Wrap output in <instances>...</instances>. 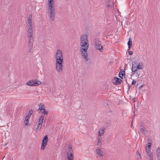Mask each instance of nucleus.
<instances>
[{"mask_svg":"<svg viewBox=\"0 0 160 160\" xmlns=\"http://www.w3.org/2000/svg\"><path fill=\"white\" fill-rule=\"evenodd\" d=\"M63 61H56V67L57 71L61 72L62 71V65Z\"/></svg>","mask_w":160,"mask_h":160,"instance_id":"obj_5","label":"nucleus"},{"mask_svg":"<svg viewBox=\"0 0 160 160\" xmlns=\"http://www.w3.org/2000/svg\"><path fill=\"white\" fill-rule=\"evenodd\" d=\"M138 63L136 61H134L132 62V71H136L138 70Z\"/></svg>","mask_w":160,"mask_h":160,"instance_id":"obj_10","label":"nucleus"},{"mask_svg":"<svg viewBox=\"0 0 160 160\" xmlns=\"http://www.w3.org/2000/svg\"><path fill=\"white\" fill-rule=\"evenodd\" d=\"M133 53V52L132 51H131V55H132Z\"/></svg>","mask_w":160,"mask_h":160,"instance_id":"obj_40","label":"nucleus"},{"mask_svg":"<svg viewBox=\"0 0 160 160\" xmlns=\"http://www.w3.org/2000/svg\"><path fill=\"white\" fill-rule=\"evenodd\" d=\"M146 150L147 152L148 155H150V154H152V153L151 151V149H148V148H146Z\"/></svg>","mask_w":160,"mask_h":160,"instance_id":"obj_25","label":"nucleus"},{"mask_svg":"<svg viewBox=\"0 0 160 160\" xmlns=\"http://www.w3.org/2000/svg\"><path fill=\"white\" fill-rule=\"evenodd\" d=\"M44 116H41L39 118V120L38 122V128H40L42 126V123L43 119H44Z\"/></svg>","mask_w":160,"mask_h":160,"instance_id":"obj_14","label":"nucleus"},{"mask_svg":"<svg viewBox=\"0 0 160 160\" xmlns=\"http://www.w3.org/2000/svg\"><path fill=\"white\" fill-rule=\"evenodd\" d=\"M27 35L28 37H31L33 36V26H27Z\"/></svg>","mask_w":160,"mask_h":160,"instance_id":"obj_7","label":"nucleus"},{"mask_svg":"<svg viewBox=\"0 0 160 160\" xmlns=\"http://www.w3.org/2000/svg\"><path fill=\"white\" fill-rule=\"evenodd\" d=\"M128 88H129V85H128Z\"/></svg>","mask_w":160,"mask_h":160,"instance_id":"obj_45","label":"nucleus"},{"mask_svg":"<svg viewBox=\"0 0 160 160\" xmlns=\"http://www.w3.org/2000/svg\"><path fill=\"white\" fill-rule=\"evenodd\" d=\"M157 155L158 159L160 158V148H158L157 150Z\"/></svg>","mask_w":160,"mask_h":160,"instance_id":"obj_22","label":"nucleus"},{"mask_svg":"<svg viewBox=\"0 0 160 160\" xmlns=\"http://www.w3.org/2000/svg\"><path fill=\"white\" fill-rule=\"evenodd\" d=\"M133 101L134 102H136V98H134L132 99Z\"/></svg>","mask_w":160,"mask_h":160,"instance_id":"obj_38","label":"nucleus"},{"mask_svg":"<svg viewBox=\"0 0 160 160\" xmlns=\"http://www.w3.org/2000/svg\"><path fill=\"white\" fill-rule=\"evenodd\" d=\"M29 118H30V117H28V116H26L25 118V120H28Z\"/></svg>","mask_w":160,"mask_h":160,"instance_id":"obj_35","label":"nucleus"},{"mask_svg":"<svg viewBox=\"0 0 160 160\" xmlns=\"http://www.w3.org/2000/svg\"><path fill=\"white\" fill-rule=\"evenodd\" d=\"M38 106L39 108L38 109L40 110H43L45 108L44 104L42 103H40L39 104Z\"/></svg>","mask_w":160,"mask_h":160,"instance_id":"obj_21","label":"nucleus"},{"mask_svg":"<svg viewBox=\"0 0 160 160\" xmlns=\"http://www.w3.org/2000/svg\"><path fill=\"white\" fill-rule=\"evenodd\" d=\"M32 110H30L28 114L26 116H28V117H30L31 116L32 114Z\"/></svg>","mask_w":160,"mask_h":160,"instance_id":"obj_26","label":"nucleus"},{"mask_svg":"<svg viewBox=\"0 0 160 160\" xmlns=\"http://www.w3.org/2000/svg\"><path fill=\"white\" fill-rule=\"evenodd\" d=\"M127 44L128 46V48L129 49L130 48V37L128 38V41Z\"/></svg>","mask_w":160,"mask_h":160,"instance_id":"obj_31","label":"nucleus"},{"mask_svg":"<svg viewBox=\"0 0 160 160\" xmlns=\"http://www.w3.org/2000/svg\"><path fill=\"white\" fill-rule=\"evenodd\" d=\"M104 133V131H99L98 135L100 136L102 135Z\"/></svg>","mask_w":160,"mask_h":160,"instance_id":"obj_27","label":"nucleus"},{"mask_svg":"<svg viewBox=\"0 0 160 160\" xmlns=\"http://www.w3.org/2000/svg\"><path fill=\"white\" fill-rule=\"evenodd\" d=\"M102 138L101 137H98V141L97 143V145L98 146H101L102 144Z\"/></svg>","mask_w":160,"mask_h":160,"instance_id":"obj_19","label":"nucleus"},{"mask_svg":"<svg viewBox=\"0 0 160 160\" xmlns=\"http://www.w3.org/2000/svg\"><path fill=\"white\" fill-rule=\"evenodd\" d=\"M95 48L99 51L100 52H102L103 50V47L102 46L99 44L96 43L95 44Z\"/></svg>","mask_w":160,"mask_h":160,"instance_id":"obj_13","label":"nucleus"},{"mask_svg":"<svg viewBox=\"0 0 160 160\" xmlns=\"http://www.w3.org/2000/svg\"><path fill=\"white\" fill-rule=\"evenodd\" d=\"M132 123H131V124L130 125L132 126Z\"/></svg>","mask_w":160,"mask_h":160,"instance_id":"obj_44","label":"nucleus"},{"mask_svg":"<svg viewBox=\"0 0 160 160\" xmlns=\"http://www.w3.org/2000/svg\"><path fill=\"white\" fill-rule=\"evenodd\" d=\"M148 144H149L148 145V146L146 147V148H148V149H150V147L152 145V143L151 142H148Z\"/></svg>","mask_w":160,"mask_h":160,"instance_id":"obj_29","label":"nucleus"},{"mask_svg":"<svg viewBox=\"0 0 160 160\" xmlns=\"http://www.w3.org/2000/svg\"><path fill=\"white\" fill-rule=\"evenodd\" d=\"M48 141V136H45L42 139V143L41 145V148L42 150H43L47 146Z\"/></svg>","mask_w":160,"mask_h":160,"instance_id":"obj_6","label":"nucleus"},{"mask_svg":"<svg viewBox=\"0 0 160 160\" xmlns=\"http://www.w3.org/2000/svg\"><path fill=\"white\" fill-rule=\"evenodd\" d=\"M143 130V129H142H142H140V130Z\"/></svg>","mask_w":160,"mask_h":160,"instance_id":"obj_42","label":"nucleus"},{"mask_svg":"<svg viewBox=\"0 0 160 160\" xmlns=\"http://www.w3.org/2000/svg\"><path fill=\"white\" fill-rule=\"evenodd\" d=\"M42 110H43V111L42 112V113L43 114H47L48 113V111L45 110V108L44 109H43Z\"/></svg>","mask_w":160,"mask_h":160,"instance_id":"obj_28","label":"nucleus"},{"mask_svg":"<svg viewBox=\"0 0 160 160\" xmlns=\"http://www.w3.org/2000/svg\"><path fill=\"white\" fill-rule=\"evenodd\" d=\"M28 38V50L29 52H31L33 48V38L32 37Z\"/></svg>","mask_w":160,"mask_h":160,"instance_id":"obj_8","label":"nucleus"},{"mask_svg":"<svg viewBox=\"0 0 160 160\" xmlns=\"http://www.w3.org/2000/svg\"><path fill=\"white\" fill-rule=\"evenodd\" d=\"M135 72L136 71H132V76L133 75L135 74H136L135 73Z\"/></svg>","mask_w":160,"mask_h":160,"instance_id":"obj_37","label":"nucleus"},{"mask_svg":"<svg viewBox=\"0 0 160 160\" xmlns=\"http://www.w3.org/2000/svg\"><path fill=\"white\" fill-rule=\"evenodd\" d=\"M44 116H41L39 118V120L38 122V128H40L42 126V123L43 119H44Z\"/></svg>","mask_w":160,"mask_h":160,"instance_id":"obj_15","label":"nucleus"},{"mask_svg":"<svg viewBox=\"0 0 160 160\" xmlns=\"http://www.w3.org/2000/svg\"><path fill=\"white\" fill-rule=\"evenodd\" d=\"M136 80H135V79H133L132 82V85H134L136 83Z\"/></svg>","mask_w":160,"mask_h":160,"instance_id":"obj_34","label":"nucleus"},{"mask_svg":"<svg viewBox=\"0 0 160 160\" xmlns=\"http://www.w3.org/2000/svg\"><path fill=\"white\" fill-rule=\"evenodd\" d=\"M80 52L83 59L85 61H87L88 52L87 50L89 47L88 38L86 35H83L80 38Z\"/></svg>","mask_w":160,"mask_h":160,"instance_id":"obj_1","label":"nucleus"},{"mask_svg":"<svg viewBox=\"0 0 160 160\" xmlns=\"http://www.w3.org/2000/svg\"><path fill=\"white\" fill-rule=\"evenodd\" d=\"M121 80L118 78H114L112 80V82L115 85L120 84Z\"/></svg>","mask_w":160,"mask_h":160,"instance_id":"obj_11","label":"nucleus"},{"mask_svg":"<svg viewBox=\"0 0 160 160\" xmlns=\"http://www.w3.org/2000/svg\"><path fill=\"white\" fill-rule=\"evenodd\" d=\"M116 0H106V5L107 7L111 8L114 7Z\"/></svg>","mask_w":160,"mask_h":160,"instance_id":"obj_9","label":"nucleus"},{"mask_svg":"<svg viewBox=\"0 0 160 160\" xmlns=\"http://www.w3.org/2000/svg\"><path fill=\"white\" fill-rule=\"evenodd\" d=\"M128 53L130 55V51H129V49L128 50Z\"/></svg>","mask_w":160,"mask_h":160,"instance_id":"obj_39","label":"nucleus"},{"mask_svg":"<svg viewBox=\"0 0 160 160\" xmlns=\"http://www.w3.org/2000/svg\"><path fill=\"white\" fill-rule=\"evenodd\" d=\"M63 125V124L62 123H61V125Z\"/></svg>","mask_w":160,"mask_h":160,"instance_id":"obj_43","label":"nucleus"},{"mask_svg":"<svg viewBox=\"0 0 160 160\" xmlns=\"http://www.w3.org/2000/svg\"><path fill=\"white\" fill-rule=\"evenodd\" d=\"M143 85H141L139 87V89L140 90L141 89H142V88L143 87Z\"/></svg>","mask_w":160,"mask_h":160,"instance_id":"obj_36","label":"nucleus"},{"mask_svg":"<svg viewBox=\"0 0 160 160\" xmlns=\"http://www.w3.org/2000/svg\"><path fill=\"white\" fill-rule=\"evenodd\" d=\"M138 70L142 69L143 68L144 65L143 63L142 62H140L138 65Z\"/></svg>","mask_w":160,"mask_h":160,"instance_id":"obj_20","label":"nucleus"},{"mask_svg":"<svg viewBox=\"0 0 160 160\" xmlns=\"http://www.w3.org/2000/svg\"><path fill=\"white\" fill-rule=\"evenodd\" d=\"M137 155L138 158L141 159V154L138 151L137 152Z\"/></svg>","mask_w":160,"mask_h":160,"instance_id":"obj_30","label":"nucleus"},{"mask_svg":"<svg viewBox=\"0 0 160 160\" xmlns=\"http://www.w3.org/2000/svg\"><path fill=\"white\" fill-rule=\"evenodd\" d=\"M24 123L26 125H28V120H25L24 121Z\"/></svg>","mask_w":160,"mask_h":160,"instance_id":"obj_33","label":"nucleus"},{"mask_svg":"<svg viewBox=\"0 0 160 160\" xmlns=\"http://www.w3.org/2000/svg\"><path fill=\"white\" fill-rule=\"evenodd\" d=\"M54 3V0L48 1V14L51 21H53L55 19V10Z\"/></svg>","mask_w":160,"mask_h":160,"instance_id":"obj_2","label":"nucleus"},{"mask_svg":"<svg viewBox=\"0 0 160 160\" xmlns=\"http://www.w3.org/2000/svg\"><path fill=\"white\" fill-rule=\"evenodd\" d=\"M150 160H153L152 154H150L148 155Z\"/></svg>","mask_w":160,"mask_h":160,"instance_id":"obj_32","label":"nucleus"},{"mask_svg":"<svg viewBox=\"0 0 160 160\" xmlns=\"http://www.w3.org/2000/svg\"><path fill=\"white\" fill-rule=\"evenodd\" d=\"M66 153L68 160H73L74 152L72 149V146L71 145L68 147Z\"/></svg>","mask_w":160,"mask_h":160,"instance_id":"obj_3","label":"nucleus"},{"mask_svg":"<svg viewBox=\"0 0 160 160\" xmlns=\"http://www.w3.org/2000/svg\"><path fill=\"white\" fill-rule=\"evenodd\" d=\"M32 15L30 14L29 15L28 18L27 20V26H33L32 23Z\"/></svg>","mask_w":160,"mask_h":160,"instance_id":"obj_12","label":"nucleus"},{"mask_svg":"<svg viewBox=\"0 0 160 160\" xmlns=\"http://www.w3.org/2000/svg\"><path fill=\"white\" fill-rule=\"evenodd\" d=\"M132 41H131V45H130L131 47V46H132Z\"/></svg>","mask_w":160,"mask_h":160,"instance_id":"obj_41","label":"nucleus"},{"mask_svg":"<svg viewBox=\"0 0 160 160\" xmlns=\"http://www.w3.org/2000/svg\"><path fill=\"white\" fill-rule=\"evenodd\" d=\"M158 160H160V159H158Z\"/></svg>","mask_w":160,"mask_h":160,"instance_id":"obj_46","label":"nucleus"},{"mask_svg":"<svg viewBox=\"0 0 160 160\" xmlns=\"http://www.w3.org/2000/svg\"><path fill=\"white\" fill-rule=\"evenodd\" d=\"M119 76L120 78H123L125 77V72L122 70H121L119 73Z\"/></svg>","mask_w":160,"mask_h":160,"instance_id":"obj_18","label":"nucleus"},{"mask_svg":"<svg viewBox=\"0 0 160 160\" xmlns=\"http://www.w3.org/2000/svg\"><path fill=\"white\" fill-rule=\"evenodd\" d=\"M109 126V124L108 123L106 124V127H102V128H100V129L99 130H104L106 129H108V127Z\"/></svg>","mask_w":160,"mask_h":160,"instance_id":"obj_24","label":"nucleus"},{"mask_svg":"<svg viewBox=\"0 0 160 160\" xmlns=\"http://www.w3.org/2000/svg\"><path fill=\"white\" fill-rule=\"evenodd\" d=\"M32 82H33V80H30L27 82V84L30 86H33V83Z\"/></svg>","mask_w":160,"mask_h":160,"instance_id":"obj_23","label":"nucleus"},{"mask_svg":"<svg viewBox=\"0 0 160 160\" xmlns=\"http://www.w3.org/2000/svg\"><path fill=\"white\" fill-rule=\"evenodd\" d=\"M56 61H63V58L62 52L60 49L57 50L55 55Z\"/></svg>","mask_w":160,"mask_h":160,"instance_id":"obj_4","label":"nucleus"},{"mask_svg":"<svg viewBox=\"0 0 160 160\" xmlns=\"http://www.w3.org/2000/svg\"><path fill=\"white\" fill-rule=\"evenodd\" d=\"M96 153L100 157H102L103 155L102 151L100 149H97L96 150Z\"/></svg>","mask_w":160,"mask_h":160,"instance_id":"obj_16","label":"nucleus"},{"mask_svg":"<svg viewBox=\"0 0 160 160\" xmlns=\"http://www.w3.org/2000/svg\"><path fill=\"white\" fill-rule=\"evenodd\" d=\"M34 86H36L40 85L42 84V82L38 80H33Z\"/></svg>","mask_w":160,"mask_h":160,"instance_id":"obj_17","label":"nucleus"}]
</instances>
